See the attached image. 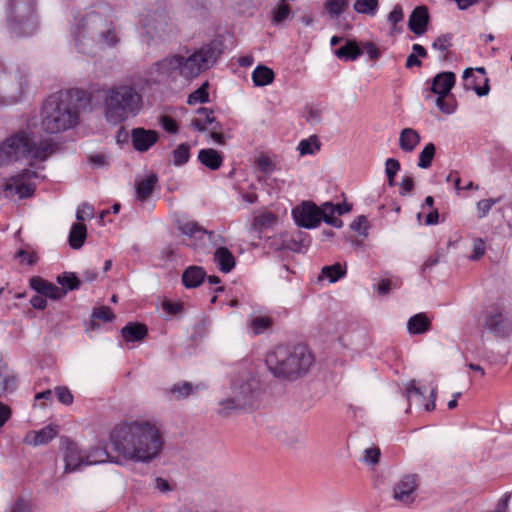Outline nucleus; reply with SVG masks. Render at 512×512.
Listing matches in <instances>:
<instances>
[{"label": "nucleus", "mask_w": 512, "mask_h": 512, "mask_svg": "<svg viewBox=\"0 0 512 512\" xmlns=\"http://www.w3.org/2000/svg\"><path fill=\"white\" fill-rule=\"evenodd\" d=\"M39 174L29 168L22 169L20 172L16 173L15 175H12L10 177V180L14 183H28L31 179L38 178Z\"/></svg>", "instance_id": "47"}, {"label": "nucleus", "mask_w": 512, "mask_h": 512, "mask_svg": "<svg viewBox=\"0 0 512 512\" xmlns=\"http://www.w3.org/2000/svg\"><path fill=\"white\" fill-rule=\"evenodd\" d=\"M16 258H21L22 262H26L28 265L33 266L38 261V256L35 252H28L24 249H19L15 253Z\"/></svg>", "instance_id": "62"}, {"label": "nucleus", "mask_w": 512, "mask_h": 512, "mask_svg": "<svg viewBox=\"0 0 512 512\" xmlns=\"http://www.w3.org/2000/svg\"><path fill=\"white\" fill-rule=\"evenodd\" d=\"M324 7L331 17H338L348 7V0H327Z\"/></svg>", "instance_id": "44"}, {"label": "nucleus", "mask_w": 512, "mask_h": 512, "mask_svg": "<svg viewBox=\"0 0 512 512\" xmlns=\"http://www.w3.org/2000/svg\"><path fill=\"white\" fill-rule=\"evenodd\" d=\"M321 143L316 135H312L307 139H303L298 144V150L301 155H313L319 151Z\"/></svg>", "instance_id": "39"}, {"label": "nucleus", "mask_w": 512, "mask_h": 512, "mask_svg": "<svg viewBox=\"0 0 512 512\" xmlns=\"http://www.w3.org/2000/svg\"><path fill=\"white\" fill-rule=\"evenodd\" d=\"M92 318L102 320L104 322H111L115 319V314L110 307L100 306L93 310Z\"/></svg>", "instance_id": "48"}, {"label": "nucleus", "mask_w": 512, "mask_h": 512, "mask_svg": "<svg viewBox=\"0 0 512 512\" xmlns=\"http://www.w3.org/2000/svg\"><path fill=\"white\" fill-rule=\"evenodd\" d=\"M10 512H31L30 505L24 498L19 497L11 506Z\"/></svg>", "instance_id": "64"}, {"label": "nucleus", "mask_w": 512, "mask_h": 512, "mask_svg": "<svg viewBox=\"0 0 512 512\" xmlns=\"http://www.w3.org/2000/svg\"><path fill=\"white\" fill-rule=\"evenodd\" d=\"M430 15L427 6L420 5L413 9L409 16L408 28L420 36L427 31Z\"/></svg>", "instance_id": "16"}, {"label": "nucleus", "mask_w": 512, "mask_h": 512, "mask_svg": "<svg viewBox=\"0 0 512 512\" xmlns=\"http://www.w3.org/2000/svg\"><path fill=\"white\" fill-rule=\"evenodd\" d=\"M42 295L51 300H60L65 296V290H62L59 286L49 282Z\"/></svg>", "instance_id": "52"}, {"label": "nucleus", "mask_w": 512, "mask_h": 512, "mask_svg": "<svg viewBox=\"0 0 512 512\" xmlns=\"http://www.w3.org/2000/svg\"><path fill=\"white\" fill-rule=\"evenodd\" d=\"M28 75L23 68L12 74L0 61V105H13L21 100L28 85Z\"/></svg>", "instance_id": "10"}, {"label": "nucleus", "mask_w": 512, "mask_h": 512, "mask_svg": "<svg viewBox=\"0 0 512 512\" xmlns=\"http://www.w3.org/2000/svg\"><path fill=\"white\" fill-rule=\"evenodd\" d=\"M85 458V452L81 451L77 443L69 441L64 452L65 472H74L80 466L86 465Z\"/></svg>", "instance_id": "17"}, {"label": "nucleus", "mask_w": 512, "mask_h": 512, "mask_svg": "<svg viewBox=\"0 0 512 512\" xmlns=\"http://www.w3.org/2000/svg\"><path fill=\"white\" fill-rule=\"evenodd\" d=\"M381 451L378 447H372L365 450L364 461L367 464L376 465L380 461Z\"/></svg>", "instance_id": "61"}, {"label": "nucleus", "mask_w": 512, "mask_h": 512, "mask_svg": "<svg viewBox=\"0 0 512 512\" xmlns=\"http://www.w3.org/2000/svg\"><path fill=\"white\" fill-rule=\"evenodd\" d=\"M378 0H356L354 10L360 14L374 16L378 10Z\"/></svg>", "instance_id": "42"}, {"label": "nucleus", "mask_w": 512, "mask_h": 512, "mask_svg": "<svg viewBox=\"0 0 512 512\" xmlns=\"http://www.w3.org/2000/svg\"><path fill=\"white\" fill-rule=\"evenodd\" d=\"M84 91L70 89L50 95L41 109V129L47 134H56L73 128L79 121V108L73 98L82 100Z\"/></svg>", "instance_id": "3"}, {"label": "nucleus", "mask_w": 512, "mask_h": 512, "mask_svg": "<svg viewBox=\"0 0 512 512\" xmlns=\"http://www.w3.org/2000/svg\"><path fill=\"white\" fill-rule=\"evenodd\" d=\"M49 281L45 280L41 276H33L29 279V286L37 294L42 295Z\"/></svg>", "instance_id": "60"}, {"label": "nucleus", "mask_w": 512, "mask_h": 512, "mask_svg": "<svg viewBox=\"0 0 512 512\" xmlns=\"http://www.w3.org/2000/svg\"><path fill=\"white\" fill-rule=\"evenodd\" d=\"M274 78V71L265 65H258L252 72V81L256 87L269 85L274 81Z\"/></svg>", "instance_id": "33"}, {"label": "nucleus", "mask_w": 512, "mask_h": 512, "mask_svg": "<svg viewBox=\"0 0 512 512\" xmlns=\"http://www.w3.org/2000/svg\"><path fill=\"white\" fill-rule=\"evenodd\" d=\"M199 387L200 385L194 386L190 382L182 381L173 384L169 389H165V394L172 395L173 398L176 400H182L192 395L194 391L197 390Z\"/></svg>", "instance_id": "31"}, {"label": "nucleus", "mask_w": 512, "mask_h": 512, "mask_svg": "<svg viewBox=\"0 0 512 512\" xmlns=\"http://www.w3.org/2000/svg\"><path fill=\"white\" fill-rule=\"evenodd\" d=\"M483 327L497 338L506 339L512 335V319L500 306L491 307L485 313Z\"/></svg>", "instance_id": "11"}, {"label": "nucleus", "mask_w": 512, "mask_h": 512, "mask_svg": "<svg viewBox=\"0 0 512 512\" xmlns=\"http://www.w3.org/2000/svg\"><path fill=\"white\" fill-rule=\"evenodd\" d=\"M404 13L403 8L400 4H396L392 11L388 14V22L392 25L393 29L396 28V24L403 21Z\"/></svg>", "instance_id": "59"}, {"label": "nucleus", "mask_w": 512, "mask_h": 512, "mask_svg": "<svg viewBox=\"0 0 512 512\" xmlns=\"http://www.w3.org/2000/svg\"><path fill=\"white\" fill-rule=\"evenodd\" d=\"M58 433V425H47L38 431H29L24 438V442L33 446L45 445L52 441Z\"/></svg>", "instance_id": "18"}, {"label": "nucleus", "mask_w": 512, "mask_h": 512, "mask_svg": "<svg viewBox=\"0 0 512 512\" xmlns=\"http://www.w3.org/2000/svg\"><path fill=\"white\" fill-rule=\"evenodd\" d=\"M405 392H406V397H407L408 402H410V397L412 394L419 397V399L421 401H423L425 399V392L422 391V389L420 387L416 386L415 380H411L409 382V384L407 385V387L405 389Z\"/></svg>", "instance_id": "63"}, {"label": "nucleus", "mask_w": 512, "mask_h": 512, "mask_svg": "<svg viewBox=\"0 0 512 512\" xmlns=\"http://www.w3.org/2000/svg\"><path fill=\"white\" fill-rule=\"evenodd\" d=\"M162 309L169 315L175 316L181 314L184 311V304L182 302H175L165 300L162 303Z\"/></svg>", "instance_id": "55"}, {"label": "nucleus", "mask_w": 512, "mask_h": 512, "mask_svg": "<svg viewBox=\"0 0 512 512\" xmlns=\"http://www.w3.org/2000/svg\"><path fill=\"white\" fill-rule=\"evenodd\" d=\"M55 393L58 401L64 405H71L74 401V397L71 391L66 386H57Z\"/></svg>", "instance_id": "53"}, {"label": "nucleus", "mask_w": 512, "mask_h": 512, "mask_svg": "<svg viewBox=\"0 0 512 512\" xmlns=\"http://www.w3.org/2000/svg\"><path fill=\"white\" fill-rule=\"evenodd\" d=\"M418 476L416 474H407L394 486V499L409 504L415 499Z\"/></svg>", "instance_id": "14"}, {"label": "nucleus", "mask_w": 512, "mask_h": 512, "mask_svg": "<svg viewBox=\"0 0 512 512\" xmlns=\"http://www.w3.org/2000/svg\"><path fill=\"white\" fill-rule=\"evenodd\" d=\"M87 228L83 223H73L69 232L68 242L72 249H80L86 240Z\"/></svg>", "instance_id": "32"}, {"label": "nucleus", "mask_w": 512, "mask_h": 512, "mask_svg": "<svg viewBox=\"0 0 512 512\" xmlns=\"http://www.w3.org/2000/svg\"><path fill=\"white\" fill-rule=\"evenodd\" d=\"M500 201V198L482 199L477 203L478 217L484 218L487 216L492 206Z\"/></svg>", "instance_id": "57"}, {"label": "nucleus", "mask_w": 512, "mask_h": 512, "mask_svg": "<svg viewBox=\"0 0 512 512\" xmlns=\"http://www.w3.org/2000/svg\"><path fill=\"white\" fill-rule=\"evenodd\" d=\"M259 388L258 381L249 374L240 375L232 382V400L237 406L245 408L252 406V402Z\"/></svg>", "instance_id": "12"}, {"label": "nucleus", "mask_w": 512, "mask_h": 512, "mask_svg": "<svg viewBox=\"0 0 512 512\" xmlns=\"http://www.w3.org/2000/svg\"><path fill=\"white\" fill-rule=\"evenodd\" d=\"M431 321L425 313H418L412 316L407 323V329L410 334L418 335L429 331Z\"/></svg>", "instance_id": "29"}, {"label": "nucleus", "mask_w": 512, "mask_h": 512, "mask_svg": "<svg viewBox=\"0 0 512 512\" xmlns=\"http://www.w3.org/2000/svg\"><path fill=\"white\" fill-rule=\"evenodd\" d=\"M55 144L51 139L37 141L24 131L17 132L0 144V166L16 161L19 156L30 157L29 167L43 169L35 161L44 162L54 153Z\"/></svg>", "instance_id": "5"}, {"label": "nucleus", "mask_w": 512, "mask_h": 512, "mask_svg": "<svg viewBox=\"0 0 512 512\" xmlns=\"http://www.w3.org/2000/svg\"><path fill=\"white\" fill-rule=\"evenodd\" d=\"M159 140V133L156 130L145 129L143 127L133 128L131 130V141L133 148L138 152H146Z\"/></svg>", "instance_id": "15"}, {"label": "nucleus", "mask_w": 512, "mask_h": 512, "mask_svg": "<svg viewBox=\"0 0 512 512\" xmlns=\"http://www.w3.org/2000/svg\"><path fill=\"white\" fill-rule=\"evenodd\" d=\"M321 209L312 201H303L292 210V216L297 226L314 229L321 223Z\"/></svg>", "instance_id": "13"}, {"label": "nucleus", "mask_w": 512, "mask_h": 512, "mask_svg": "<svg viewBox=\"0 0 512 512\" xmlns=\"http://www.w3.org/2000/svg\"><path fill=\"white\" fill-rule=\"evenodd\" d=\"M6 19L12 34L32 36L38 29L36 0H8Z\"/></svg>", "instance_id": "7"}, {"label": "nucleus", "mask_w": 512, "mask_h": 512, "mask_svg": "<svg viewBox=\"0 0 512 512\" xmlns=\"http://www.w3.org/2000/svg\"><path fill=\"white\" fill-rule=\"evenodd\" d=\"M214 262L223 273L231 272L236 264L234 255L226 247H219L215 250Z\"/></svg>", "instance_id": "27"}, {"label": "nucleus", "mask_w": 512, "mask_h": 512, "mask_svg": "<svg viewBox=\"0 0 512 512\" xmlns=\"http://www.w3.org/2000/svg\"><path fill=\"white\" fill-rule=\"evenodd\" d=\"M436 153V146L434 143L430 142L424 146L422 151L419 154L418 158V167L422 169H428L432 165V161L434 159Z\"/></svg>", "instance_id": "38"}, {"label": "nucleus", "mask_w": 512, "mask_h": 512, "mask_svg": "<svg viewBox=\"0 0 512 512\" xmlns=\"http://www.w3.org/2000/svg\"><path fill=\"white\" fill-rule=\"evenodd\" d=\"M209 82L205 81L199 88L193 91L187 99L189 105L203 104L209 102Z\"/></svg>", "instance_id": "40"}, {"label": "nucleus", "mask_w": 512, "mask_h": 512, "mask_svg": "<svg viewBox=\"0 0 512 512\" xmlns=\"http://www.w3.org/2000/svg\"><path fill=\"white\" fill-rule=\"evenodd\" d=\"M272 324L273 320L270 317L257 316L251 320L249 327L251 328L254 335H260L270 329Z\"/></svg>", "instance_id": "41"}, {"label": "nucleus", "mask_w": 512, "mask_h": 512, "mask_svg": "<svg viewBox=\"0 0 512 512\" xmlns=\"http://www.w3.org/2000/svg\"><path fill=\"white\" fill-rule=\"evenodd\" d=\"M158 183V176L155 173H151L146 178L137 181L135 184V192L137 200L144 202L153 193L155 186Z\"/></svg>", "instance_id": "25"}, {"label": "nucleus", "mask_w": 512, "mask_h": 512, "mask_svg": "<svg viewBox=\"0 0 512 512\" xmlns=\"http://www.w3.org/2000/svg\"><path fill=\"white\" fill-rule=\"evenodd\" d=\"M453 34L446 33L442 34L435 39L432 44V48L440 51L447 50L452 45Z\"/></svg>", "instance_id": "54"}, {"label": "nucleus", "mask_w": 512, "mask_h": 512, "mask_svg": "<svg viewBox=\"0 0 512 512\" xmlns=\"http://www.w3.org/2000/svg\"><path fill=\"white\" fill-rule=\"evenodd\" d=\"M255 163L257 168L264 174H270L276 169V164L266 155L259 156Z\"/></svg>", "instance_id": "51"}, {"label": "nucleus", "mask_w": 512, "mask_h": 512, "mask_svg": "<svg viewBox=\"0 0 512 512\" xmlns=\"http://www.w3.org/2000/svg\"><path fill=\"white\" fill-rule=\"evenodd\" d=\"M456 82V75L451 71H443L432 79L431 91L437 96H448Z\"/></svg>", "instance_id": "19"}, {"label": "nucleus", "mask_w": 512, "mask_h": 512, "mask_svg": "<svg viewBox=\"0 0 512 512\" xmlns=\"http://www.w3.org/2000/svg\"><path fill=\"white\" fill-rule=\"evenodd\" d=\"M334 54L341 60L354 61L363 54V50L356 40L347 39L342 46L334 50Z\"/></svg>", "instance_id": "24"}, {"label": "nucleus", "mask_w": 512, "mask_h": 512, "mask_svg": "<svg viewBox=\"0 0 512 512\" xmlns=\"http://www.w3.org/2000/svg\"><path fill=\"white\" fill-rule=\"evenodd\" d=\"M419 133L412 128H404L400 132L399 146L404 152H412L415 147L420 143Z\"/></svg>", "instance_id": "30"}, {"label": "nucleus", "mask_w": 512, "mask_h": 512, "mask_svg": "<svg viewBox=\"0 0 512 512\" xmlns=\"http://www.w3.org/2000/svg\"><path fill=\"white\" fill-rule=\"evenodd\" d=\"M224 47L223 39L215 37L188 57L175 54L157 61L156 72L166 78H174L176 74L185 79L196 78L216 64L224 52Z\"/></svg>", "instance_id": "2"}, {"label": "nucleus", "mask_w": 512, "mask_h": 512, "mask_svg": "<svg viewBox=\"0 0 512 512\" xmlns=\"http://www.w3.org/2000/svg\"><path fill=\"white\" fill-rule=\"evenodd\" d=\"M207 274L203 267L191 265L184 269L182 273V284L188 288L199 287L206 279Z\"/></svg>", "instance_id": "20"}, {"label": "nucleus", "mask_w": 512, "mask_h": 512, "mask_svg": "<svg viewBox=\"0 0 512 512\" xmlns=\"http://www.w3.org/2000/svg\"><path fill=\"white\" fill-rule=\"evenodd\" d=\"M485 249V242L481 238L475 239L469 259L473 261L479 260L485 254Z\"/></svg>", "instance_id": "58"}, {"label": "nucleus", "mask_w": 512, "mask_h": 512, "mask_svg": "<svg viewBox=\"0 0 512 512\" xmlns=\"http://www.w3.org/2000/svg\"><path fill=\"white\" fill-rule=\"evenodd\" d=\"M142 29L147 45L165 41L173 33V24L163 2L149 10L142 22Z\"/></svg>", "instance_id": "9"}, {"label": "nucleus", "mask_w": 512, "mask_h": 512, "mask_svg": "<svg viewBox=\"0 0 512 512\" xmlns=\"http://www.w3.org/2000/svg\"><path fill=\"white\" fill-rule=\"evenodd\" d=\"M311 244V237L306 232L298 231L293 234L289 239L283 241V247L293 252H303Z\"/></svg>", "instance_id": "28"}, {"label": "nucleus", "mask_w": 512, "mask_h": 512, "mask_svg": "<svg viewBox=\"0 0 512 512\" xmlns=\"http://www.w3.org/2000/svg\"><path fill=\"white\" fill-rule=\"evenodd\" d=\"M198 160L208 169L218 170L222 166L223 156L213 148H205L198 152Z\"/></svg>", "instance_id": "26"}, {"label": "nucleus", "mask_w": 512, "mask_h": 512, "mask_svg": "<svg viewBox=\"0 0 512 512\" xmlns=\"http://www.w3.org/2000/svg\"><path fill=\"white\" fill-rule=\"evenodd\" d=\"M160 125L167 133L170 134H176L179 130L178 122L169 115L161 116Z\"/></svg>", "instance_id": "56"}, {"label": "nucleus", "mask_w": 512, "mask_h": 512, "mask_svg": "<svg viewBox=\"0 0 512 512\" xmlns=\"http://www.w3.org/2000/svg\"><path fill=\"white\" fill-rule=\"evenodd\" d=\"M56 280L61 285L60 289L65 290V295L69 291L79 289L81 286V280L74 272H63L57 276Z\"/></svg>", "instance_id": "36"}, {"label": "nucleus", "mask_w": 512, "mask_h": 512, "mask_svg": "<svg viewBox=\"0 0 512 512\" xmlns=\"http://www.w3.org/2000/svg\"><path fill=\"white\" fill-rule=\"evenodd\" d=\"M179 230L186 236H188L190 239H194L195 242L193 244H189L190 246L196 247L197 241H201L204 239L205 236H208L209 238H212L214 236L213 231H208L201 225H199L196 221H188L186 223H183L179 225Z\"/></svg>", "instance_id": "21"}, {"label": "nucleus", "mask_w": 512, "mask_h": 512, "mask_svg": "<svg viewBox=\"0 0 512 512\" xmlns=\"http://www.w3.org/2000/svg\"><path fill=\"white\" fill-rule=\"evenodd\" d=\"M291 14V8L289 4L279 2L272 11V22L276 25L283 23L289 18Z\"/></svg>", "instance_id": "43"}, {"label": "nucleus", "mask_w": 512, "mask_h": 512, "mask_svg": "<svg viewBox=\"0 0 512 512\" xmlns=\"http://www.w3.org/2000/svg\"><path fill=\"white\" fill-rule=\"evenodd\" d=\"M347 274L346 264L342 265L341 263L337 262L332 265H326L322 268L320 279L326 278L329 280L330 283H335L338 280L345 277Z\"/></svg>", "instance_id": "34"}, {"label": "nucleus", "mask_w": 512, "mask_h": 512, "mask_svg": "<svg viewBox=\"0 0 512 512\" xmlns=\"http://www.w3.org/2000/svg\"><path fill=\"white\" fill-rule=\"evenodd\" d=\"M319 208L321 209V221L338 229L343 227V221L335 217L336 211L332 202H325Z\"/></svg>", "instance_id": "35"}, {"label": "nucleus", "mask_w": 512, "mask_h": 512, "mask_svg": "<svg viewBox=\"0 0 512 512\" xmlns=\"http://www.w3.org/2000/svg\"><path fill=\"white\" fill-rule=\"evenodd\" d=\"M315 358L306 345H278L267 353L265 364L280 380L295 381L306 375Z\"/></svg>", "instance_id": "4"}, {"label": "nucleus", "mask_w": 512, "mask_h": 512, "mask_svg": "<svg viewBox=\"0 0 512 512\" xmlns=\"http://www.w3.org/2000/svg\"><path fill=\"white\" fill-rule=\"evenodd\" d=\"M191 146L188 143H181L176 149L172 151L173 164L177 167L186 164L190 157Z\"/></svg>", "instance_id": "37"}, {"label": "nucleus", "mask_w": 512, "mask_h": 512, "mask_svg": "<svg viewBox=\"0 0 512 512\" xmlns=\"http://www.w3.org/2000/svg\"><path fill=\"white\" fill-rule=\"evenodd\" d=\"M76 46L79 51L85 53L80 47V37L89 36L91 39L105 43L109 46L117 43V37L114 32L113 23L103 14L91 11L86 13L74 32Z\"/></svg>", "instance_id": "8"}, {"label": "nucleus", "mask_w": 512, "mask_h": 512, "mask_svg": "<svg viewBox=\"0 0 512 512\" xmlns=\"http://www.w3.org/2000/svg\"><path fill=\"white\" fill-rule=\"evenodd\" d=\"M104 116L112 125H119L139 114L142 96L131 85H118L109 88L103 99Z\"/></svg>", "instance_id": "6"}, {"label": "nucleus", "mask_w": 512, "mask_h": 512, "mask_svg": "<svg viewBox=\"0 0 512 512\" xmlns=\"http://www.w3.org/2000/svg\"><path fill=\"white\" fill-rule=\"evenodd\" d=\"M109 441L118 456H112L103 442L85 452L86 465L106 462L122 465L120 457L149 463L160 454L163 447L159 430L147 421L122 422L116 425L109 434Z\"/></svg>", "instance_id": "1"}, {"label": "nucleus", "mask_w": 512, "mask_h": 512, "mask_svg": "<svg viewBox=\"0 0 512 512\" xmlns=\"http://www.w3.org/2000/svg\"><path fill=\"white\" fill-rule=\"evenodd\" d=\"M121 335L126 342H139L148 335V328L140 322H129L121 329Z\"/></svg>", "instance_id": "23"}, {"label": "nucleus", "mask_w": 512, "mask_h": 512, "mask_svg": "<svg viewBox=\"0 0 512 512\" xmlns=\"http://www.w3.org/2000/svg\"><path fill=\"white\" fill-rule=\"evenodd\" d=\"M232 400V396L220 401L221 408L218 409L217 413L221 417H228L232 411L246 409L244 406H237L236 403L229 402Z\"/></svg>", "instance_id": "49"}, {"label": "nucleus", "mask_w": 512, "mask_h": 512, "mask_svg": "<svg viewBox=\"0 0 512 512\" xmlns=\"http://www.w3.org/2000/svg\"><path fill=\"white\" fill-rule=\"evenodd\" d=\"M463 81H464V88L466 90H474L475 93L480 96H486L488 95L490 91L489 86V79L487 77H484L483 85H477V78L474 75V69L473 68H466L463 72Z\"/></svg>", "instance_id": "22"}, {"label": "nucleus", "mask_w": 512, "mask_h": 512, "mask_svg": "<svg viewBox=\"0 0 512 512\" xmlns=\"http://www.w3.org/2000/svg\"><path fill=\"white\" fill-rule=\"evenodd\" d=\"M277 221V217L268 212L263 213L254 219L253 227L255 230H258L259 232L262 231L263 228H267L271 225H273Z\"/></svg>", "instance_id": "46"}, {"label": "nucleus", "mask_w": 512, "mask_h": 512, "mask_svg": "<svg viewBox=\"0 0 512 512\" xmlns=\"http://www.w3.org/2000/svg\"><path fill=\"white\" fill-rule=\"evenodd\" d=\"M369 228L368 219L365 215H359L350 224V229L357 232L359 235L367 236V230Z\"/></svg>", "instance_id": "50"}, {"label": "nucleus", "mask_w": 512, "mask_h": 512, "mask_svg": "<svg viewBox=\"0 0 512 512\" xmlns=\"http://www.w3.org/2000/svg\"><path fill=\"white\" fill-rule=\"evenodd\" d=\"M15 184V194L19 196V199H27L34 196L36 192V184L33 182L28 183H14Z\"/></svg>", "instance_id": "45"}]
</instances>
